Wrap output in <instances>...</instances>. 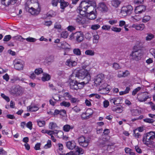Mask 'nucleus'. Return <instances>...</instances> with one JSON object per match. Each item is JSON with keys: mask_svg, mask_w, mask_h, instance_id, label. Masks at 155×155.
<instances>
[{"mask_svg": "<svg viewBox=\"0 0 155 155\" xmlns=\"http://www.w3.org/2000/svg\"><path fill=\"white\" fill-rule=\"evenodd\" d=\"M137 98L139 101L143 102L146 101L147 99L149 98V97L146 94L141 93L138 95Z\"/></svg>", "mask_w": 155, "mask_h": 155, "instance_id": "obj_15", "label": "nucleus"}, {"mask_svg": "<svg viewBox=\"0 0 155 155\" xmlns=\"http://www.w3.org/2000/svg\"><path fill=\"white\" fill-rule=\"evenodd\" d=\"M73 110L76 112L78 113L80 112L81 110L80 108L77 107V106H76L74 107L73 108Z\"/></svg>", "mask_w": 155, "mask_h": 155, "instance_id": "obj_59", "label": "nucleus"}, {"mask_svg": "<svg viewBox=\"0 0 155 155\" xmlns=\"http://www.w3.org/2000/svg\"><path fill=\"white\" fill-rule=\"evenodd\" d=\"M43 70L42 68H39L36 69L35 71V73L37 75H39L43 72Z\"/></svg>", "mask_w": 155, "mask_h": 155, "instance_id": "obj_43", "label": "nucleus"}, {"mask_svg": "<svg viewBox=\"0 0 155 155\" xmlns=\"http://www.w3.org/2000/svg\"><path fill=\"white\" fill-rule=\"evenodd\" d=\"M75 153L76 155H79L83 154L84 153V150L81 147L76 146L75 148Z\"/></svg>", "mask_w": 155, "mask_h": 155, "instance_id": "obj_24", "label": "nucleus"}, {"mask_svg": "<svg viewBox=\"0 0 155 155\" xmlns=\"http://www.w3.org/2000/svg\"><path fill=\"white\" fill-rule=\"evenodd\" d=\"M31 3V1H28L25 4L26 8L32 15H35L38 14L39 12L38 11L30 6V4Z\"/></svg>", "mask_w": 155, "mask_h": 155, "instance_id": "obj_8", "label": "nucleus"}, {"mask_svg": "<svg viewBox=\"0 0 155 155\" xmlns=\"http://www.w3.org/2000/svg\"><path fill=\"white\" fill-rule=\"evenodd\" d=\"M66 146L68 149L72 150L76 146L74 141H68L67 143Z\"/></svg>", "mask_w": 155, "mask_h": 155, "instance_id": "obj_21", "label": "nucleus"}, {"mask_svg": "<svg viewBox=\"0 0 155 155\" xmlns=\"http://www.w3.org/2000/svg\"><path fill=\"white\" fill-rule=\"evenodd\" d=\"M84 35L82 32L78 31L74 34V38L78 43H80L84 40Z\"/></svg>", "mask_w": 155, "mask_h": 155, "instance_id": "obj_10", "label": "nucleus"}, {"mask_svg": "<svg viewBox=\"0 0 155 155\" xmlns=\"http://www.w3.org/2000/svg\"><path fill=\"white\" fill-rule=\"evenodd\" d=\"M100 25L98 24L93 25H91V28L92 30H97L100 28Z\"/></svg>", "mask_w": 155, "mask_h": 155, "instance_id": "obj_46", "label": "nucleus"}, {"mask_svg": "<svg viewBox=\"0 0 155 155\" xmlns=\"http://www.w3.org/2000/svg\"><path fill=\"white\" fill-rule=\"evenodd\" d=\"M25 39L27 41L30 42H35L36 40V39L30 37H29Z\"/></svg>", "mask_w": 155, "mask_h": 155, "instance_id": "obj_51", "label": "nucleus"}, {"mask_svg": "<svg viewBox=\"0 0 155 155\" xmlns=\"http://www.w3.org/2000/svg\"><path fill=\"white\" fill-rule=\"evenodd\" d=\"M112 110L114 111H116V112L118 113H121L122 111V110L120 109L119 107H113L112 108Z\"/></svg>", "mask_w": 155, "mask_h": 155, "instance_id": "obj_44", "label": "nucleus"}, {"mask_svg": "<svg viewBox=\"0 0 155 155\" xmlns=\"http://www.w3.org/2000/svg\"><path fill=\"white\" fill-rule=\"evenodd\" d=\"M132 27L135 28L137 30H143L145 28L144 25L143 24H134Z\"/></svg>", "mask_w": 155, "mask_h": 155, "instance_id": "obj_20", "label": "nucleus"}, {"mask_svg": "<svg viewBox=\"0 0 155 155\" xmlns=\"http://www.w3.org/2000/svg\"><path fill=\"white\" fill-rule=\"evenodd\" d=\"M74 53L77 55H80L81 54V51L79 48H75L73 51Z\"/></svg>", "mask_w": 155, "mask_h": 155, "instance_id": "obj_41", "label": "nucleus"}, {"mask_svg": "<svg viewBox=\"0 0 155 155\" xmlns=\"http://www.w3.org/2000/svg\"><path fill=\"white\" fill-rule=\"evenodd\" d=\"M111 29L112 31L117 32H119L121 31V28H118L116 27H113Z\"/></svg>", "mask_w": 155, "mask_h": 155, "instance_id": "obj_47", "label": "nucleus"}, {"mask_svg": "<svg viewBox=\"0 0 155 155\" xmlns=\"http://www.w3.org/2000/svg\"><path fill=\"white\" fill-rule=\"evenodd\" d=\"M96 5L95 2L94 1H83L78 8L77 12L81 15H84L86 14L87 12H89L91 8H94Z\"/></svg>", "mask_w": 155, "mask_h": 155, "instance_id": "obj_1", "label": "nucleus"}, {"mask_svg": "<svg viewBox=\"0 0 155 155\" xmlns=\"http://www.w3.org/2000/svg\"><path fill=\"white\" fill-rule=\"evenodd\" d=\"M58 2H59L58 0H52L51 1V4L53 6H56L57 5Z\"/></svg>", "mask_w": 155, "mask_h": 155, "instance_id": "obj_60", "label": "nucleus"}, {"mask_svg": "<svg viewBox=\"0 0 155 155\" xmlns=\"http://www.w3.org/2000/svg\"><path fill=\"white\" fill-rule=\"evenodd\" d=\"M69 100H70L71 102L73 103H78L79 101L78 99L73 97H72L71 99H69Z\"/></svg>", "mask_w": 155, "mask_h": 155, "instance_id": "obj_45", "label": "nucleus"}, {"mask_svg": "<svg viewBox=\"0 0 155 155\" xmlns=\"http://www.w3.org/2000/svg\"><path fill=\"white\" fill-rule=\"evenodd\" d=\"M92 110L91 109H87L85 113H83L81 115L82 119L86 120L91 117L92 114Z\"/></svg>", "mask_w": 155, "mask_h": 155, "instance_id": "obj_14", "label": "nucleus"}, {"mask_svg": "<svg viewBox=\"0 0 155 155\" xmlns=\"http://www.w3.org/2000/svg\"><path fill=\"white\" fill-rule=\"evenodd\" d=\"M49 127L50 129L52 130L57 127L58 126L55 123L51 122L49 123Z\"/></svg>", "mask_w": 155, "mask_h": 155, "instance_id": "obj_34", "label": "nucleus"}, {"mask_svg": "<svg viewBox=\"0 0 155 155\" xmlns=\"http://www.w3.org/2000/svg\"><path fill=\"white\" fill-rule=\"evenodd\" d=\"M61 36L64 38H66L68 36V32L66 31H63L61 34Z\"/></svg>", "mask_w": 155, "mask_h": 155, "instance_id": "obj_52", "label": "nucleus"}, {"mask_svg": "<svg viewBox=\"0 0 155 155\" xmlns=\"http://www.w3.org/2000/svg\"><path fill=\"white\" fill-rule=\"evenodd\" d=\"M143 141L145 145L151 148L155 147V131H150L144 134Z\"/></svg>", "mask_w": 155, "mask_h": 155, "instance_id": "obj_3", "label": "nucleus"}, {"mask_svg": "<svg viewBox=\"0 0 155 155\" xmlns=\"http://www.w3.org/2000/svg\"><path fill=\"white\" fill-rule=\"evenodd\" d=\"M26 126L30 130H31L32 128V124L31 121L28 122L26 124Z\"/></svg>", "mask_w": 155, "mask_h": 155, "instance_id": "obj_48", "label": "nucleus"}, {"mask_svg": "<svg viewBox=\"0 0 155 155\" xmlns=\"http://www.w3.org/2000/svg\"><path fill=\"white\" fill-rule=\"evenodd\" d=\"M50 79V76L48 74H44L43 76L41 78V80L43 81H45L49 80Z\"/></svg>", "mask_w": 155, "mask_h": 155, "instance_id": "obj_32", "label": "nucleus"}, {"mask_svg": "<svg viewBox=\"0 0 155 155\" xmlns=\"http://www.w3.org/2000/svg\"><path fill=\"white\" fill-rule=\"evenodd\" d=\"M28 109L29 111L32 112L36 111L39 109L38 107L35 106H29L28 107Z\"/></svg>", "mask_w": 155, "mask_h": 155, "instance_id": "obj_30", "label": "nucleus"}, {"mask_svg": "<svg viewBox=\"0 0 155 155\" xmlns=\"http://www.w3.org/2000/svg\"><path fill=\"white\" fill-rule=\"evenodd\" d=\"M120 99L118 97H115L110 98V101L111 103H113L114 105H117L120 103Z\"/></svg>", "mask_w": 155, "mask_h": 155, "instance_id": "obj_23", "label": "nucleus"}, {"mask_svg": "<svg viewBox=\"0 0 155 155\" xmlns=\"http://www.w3.org/2000/svg\"><path fill=\"white\" fill-rule=\"evenodd\" d=\"M1 97L5 99L6 101L7 102H9L10 101V99L9 97L5 95V94H1Z\"/></svg>", "mask_w": 155, "mask_h": 155, "instance_id": "obj_49", "label": "nucleus"}, {"mask_svg": "<svg viewBox=\"0 0 155 155\" xmlns=\"http://www.w3.org/2000/svg\"><path fill=\"white\" fill-rule=\"evenodd\" d=\"M78 142L79 145L83 147H86L88 145L90 141L89 139L85 137L81 136L78 138Z\"/></svg>", "mask_w": 155, "mask_h": 155, "instance_id": "obj_7", "label": "nucleus"}, {"mask_svg": "<svg viewBox=\"0 0 155 155\" xmlns=\"http://www.w3.org/2000/svg\"><path fill=\"white\" fill-rule=\"evenodd\" d=\"M109 105V101L107 100H105L103 102V106L104 107L107 108Z\"/></svg>", "mask_w": 155, "mask_h": 155, "instance_id": "obj_58", "label": "nucleus"}, {"mask_svg": "<svg viewBox=\"0 0 155 155\" xmlns=\"http://www.w3.org/2000/svg\"><path fill=\"white\" fill-rule=\"evenodd\" d=\"M104 78V76L102 74L97 75L94 79V83L96 86L100 85V84L103 82Z\"/></svg>", "mask_w": 155, "mask_h": 155, "instance_id": "obj_11", "label": "nucleus"}, {"mask_svg": "<svg viewBox=\"0 0 155 155\" xmlns=\"http://www.w3.org/2000/svg\"><path fill=\"white\" fill-rule=\"evenodd\" d=\"M99 36L97 35H95L93 36V42L94 43L97 44L98 42Z\"/></svg>", "mask_w": 155, "mask_h": 155, "instance_id": "obj_37", "label": "nucleus"}, {"mask_svg": "<svg viewBox=\"0 0 155 155\" xmlns=\"http://www.w3.org/2000/svg\"><path fill=\"white\" fill-rule=\"evenodd\" d=\"M77 80H70L69 84L71 89L74 90H77L79 89L82 88L84 87V84L81 83V82H78Z\"/></svg>", "mask_w": 155, "mask_h": 155, "instance_id": "obj_5", "label": "nucleus"}, {"mask_svg": "<svg viewBox=\"0 0 155 155\" xmlns=\"http://www.w3.org/2000/svg\"><path fill=\"white\" fill-rule=\"evenodd\" d=\"M82 15H78L75 18V20L78 24L81 25L85 24L86 23V21L85 18L83 17Z\"/></svg>", "mask_w": 155, "mask_h": 155, "instance_id": "obj_16", "label": "nucleus"}, {"mask_svg": "<svg viewBox=\"0 0 155 155\" xmlns=\"http://www.w3.org/2000/svg\"><path fill=\"white\" fill-rule=\"evenodd\" d=\"M51 146V141L50 140H48L47 142V143L45 145L44 147L45 149H47L50 148Z\"/></svg>", "mask_w": 155, "mask_h": 155, "instance_id": "obj_42", "label": "nucleus"}, {"mask_svg": "<svg viewBox=\"0 0 155 155\" xmlns=\"http://www.w3.org/2000/svg\"><path fill=\"white\" fill-rule=\"evenodd\" d=\"M113 68L116 70L119 69L120 68V66L117 63H114L113 64Z\"/></svg>", "mask_w": 155, "mask_h": 155, "instance_id": "obj_55", "label": "nucleus"}, {"mask_svg": "<svg viewBox=\"0 0 155 155\" xmlns=\"http://www.w3.org/2000/svg\"><path fill=\"white\" fill-rule=\"evenodd\" d=\"M134 136L136 138H140L141 137V135L137 130H134Z\"/></svg>", "mask_w": 155, "mask_h": 155, "instance_id": "obj_39", "label": "nucleus"}, {"mask_svg": "<svg viewBox=\"0 0 155 155\" xmlns=\"http://www.w3.org/2000/svg\"><path fill=\"white\" fill-rule=\"evenodd\" d=\"M141 89V88L140 87H138L137 88L134 89L132 92V94L133 95H135L137 92L140 91Z\"/></svg>", "mask_w": 155, "mask_h": 155, "instance_id": "obj_53", "label": "nucleus"}, {"mask_svg": "<svg viewBox=\"0 0 155 155\" xmlns=\"http://www.w3.org/2000/svg\"><path fill=\"white\" fill-rule=\"evenodd\" d=\"M71 103L68 101H63L60 104L61 106H64L65 107H69L71 106Z\"/></svg>", "mask_w": 155, "mask_h": 155, "instance_id": "obj_31", "label": "nucleus"}, {"mask_svg": "<svg viewBox=\"0 0 155 155\" xmlns=\"http://www.w3.org/2000/svg\"><path fill=\"white\" fill-rule=\"evenodd\" d=\"M143 121L145 122L148 123H152L154 121L153 119L149 118H147L144 119H143Z\"/></svg>", "mask_w": 155, "mask_h": 155, "instance_id": "obj_54", "label": "nucleus"}, {"mask_svg": "<svg viewBox=\"0 0 155 155\" xmlns=\"http://www.w3.org/2000/svg\"><path fill=\"white\" fill-rule=\"evenodd\" d=\"M17 0H2V4L5 6H8L10 4H14L16 2Z\"/></svg>", "mask_w": 155, "mask_h": 155, "instance_id": "obj_19", "label": "nucleus"}, {"mask_svg": "<svg viewBox=\"0 0 155 155\" xmlns=\"http://www.w3.org/2000/svg\"><path fill=\"white\" fill-rule=\"evenodd\" d=\"M24 62L21 60L19 59H16L13 62L15 68L18 70H22L23 68Z\"/></svg>", "mask_w": 155, "mask_h": 155, "instance_id": "obj_9", "label": "nucleus"}, {"mask_svg": "<svg viewBox=\"0 0 155 155\" xmlns=\"http://www.w3.org/2000/svg\"><path fill=\"white\" fill-rule=\"evenodd\" d=\"M135 148L136 151L137 153H142V150L139 146H135Z\"/></svg>", "mask_w": 155, "mask_h": 155, "instance_id": "obj_61", "label": "nucleus"}, {"mask_svg": "<svg viewBox=\"0 0 155 155\" xmlns=\"http://www.w3.org/2000/svg\"><path fill=\"white\" fill-rule=\"evenodd\" d=\"M133 9V7L130 5L124 6L121 9L120 13L123 16L129 15L132 13Z\"/></svg>", "mask_w": 155, "mask_h": 155, "instance_id": "obj_6", "label": "nucleus"}, {"mask_svg": "<svg viewBox=\"0 0 155 155\" xmlns=\"http://www.w3.org/2000/svg\"><path fill=\"white\" fill-rule=\"evenodd\" d=\"M103 86L100 87V89L101 91V94H106L108 93L110 91V88L108 87L109 86L106 84H104Z\"/></svg>", "mask_w": 155, "mask_h": 155, "instance_id": "obj_17", "label": "nucleus"}, {"mask_svg": "<svg viewBox=\"0 0 155 155\" xmlns=\"http://www.w3.org/2000/svg\"><path fill=\"white\" fill-rule=\"evenodd\" d=\"M77 63L74 61H73L71 60L68 59L66 62V64L70 67H72L76 66Z\"/></svg>", "mask_w": 155, "mask_h": 155, "instance_id": "obj_22", "label": "nucleus"}, {"mask_svg": "<svg viewBox=\"0 0 155 155\" xmlns=\"http://www.w3.org/2000/svg\"><path fill=\"white\" fill-rule=\"evenodd\" d=\"M86 14L87 18L89 19L93 20L97 17L96 14L93 11L91 12L90 10L87 12Z\"/></svg>", "mask_w": 155, "mask_h": 155, "instance_id": "obj_18", "label": "nucleus"}, {"mask_svg": "<svg viewBox=\"0 0 155 155\" xmlns=\"http://www.w3.org/2000/svg\"><path fill=\"white\" fill-rule=\"evenodd\" d=\"M58 1L60 3L61 8L62 9H64L69 5L68 2H64V0H58Z\"/></svg>", "mask_w": 155, "mask_h": 155, "instance_id": "obj_25", "label": "nucleus"}, {"mask_svg": "<svg viewBox=\"0 0 155 155\" xmlns=\"http://www.w3.org/2000/svg\"><path fill=\"white\" fill-rule=\"evenodd\" d=\"M150 19V17L148 15L144 16L142 19V22L146 23Z\"/></svg>", "mask_w": 155, "mask_h": 155, "instance_id": "obj_40", "label": "nucleus"}, {"mask_svg": "<svg viewBox=\"0 0 155 155\" xmlns=\"http://www.w3.org/2000/svg\"><path fill=\"white\" fill-rule=\"evenodd\" d=\"M85 54L87 55L93 56L94 55L95 52L93 50H87L85 51Z\"/></svg>", "mask_w": 155, "mask_h": 155, "instance_id": "obj_29", "label": "nucleus"}, {"mask_svg": "<svg viewBox=\"0 0 155 155\" xmlns=\"http://www.w3.org/2000/svg\"><path fill=\"white\" fill-rule=\"evenodd\" d=\"M59 114L63 116H64L66 114V111L64 110H60Z\"/></svg>", "mask_w": 155, "mask_h": 155, "instance_id": "obj_62", "label": "nucleus"}, {"mask_svg": "<svg viewBox=\"0 0 155 155\" xmlns=\"http://www.w3.org/2000/svg\"><path fill=\"white\" fill-rule=\"evenodd\" d=\"M54 28L58 29L61 30V25L59 23L56 22L54 24Z\"/></svg>", "mask_w": 155, "mask_h": 155, "instance_id": "obj_50", "label": "nucleus"}, {"mask_svg": "<svg viewBox=\"0 0 155 155\" xmlns=\"http://www.w3.org/2000/svg\"><path fill=\"white\" fill-rule=\"evenodd\" d=\"M11 38V36L10 35H6L4 37V38L3 39V41H7L10 40V39Z\"/></svg>", "mask_w": 155, "mask_h": 155, "instance_id": "obj_56", "label": "nucleus"}, {"mask_svg": "<svg viewBox=\"0 0 155 155\" xmlns=\"http://www.w3.org/2000/svg\"><path fill=\"white\" fill-rule=\"evenodd\" d=\"M97 9L102 12H107L108 10V7L106 4L104 2L99 3Z\"/></svg>", "mask_w": 155, "mask_h": 155, "instance_id": "obj_12", "label": "nucleus"}, {"mask_svg": "<svg viewBox=\"0 0 155 155\" xmlns=\"http://www.w3.org/2000/svg\"><path fill=\"white\" fill-rule=\"evenodd\" d=\"M52 97L54 100L56 101L59 100L60 99V97L59 96V95L58 94L55 95L53 97Z\"/></svg>", "mask_w": 155, "mask_h": 155, "instance_id": "obj_63", "label": "nucleus"}, {"mask_svg": "<svg viewBox=\"0 0 155 155\" xmlns=\"http://www.w3.org/2000/svg\"><path fill=\"white\" fill-rule=\"evenodd\" d=\"M120 4V2L119 0H112L111 1L112 6L115 8L118 7Z\"/></svg>", "mask_w": 155, "mask_h": 155, "instance_id": "obj_27", "label": "nucleus"}, {"mask_svg": "<svg viewBox=\"0 0 155 155\" xmlns=\"http://www.w3.org/2000/svg\"><path fill=\"white\" fill-rule=\"evenodd\" d=\"M110 28L111 26L108 25H103L102 27L103 29L106 30H108L110 29Z\"/></svg>", "mask_w": 155, "mask_h": 155, "instance_id": "obj_57", "label": "nucleus"}, {"mask_svg": "<svg viewBox=\"0 0 155 155\" xmlns=\"http://www.w3.org/2000/svg\"><path fill=\"white\" fill-rule=\"evenodd\" d=\"M53 132H52V135L53 134H57V136L59 137L58 135V134H60L61 135V136L63 135V133L62 132L60 131L59 130H52Z\"/></svg>", "mask_w": 155, "mask_h": 155, "instance_id": "obj_35", "label": "nucleus"}, {"mask_svg": "<svg viewBox=\"0 0 155 155\" xmlns=\"http://www.w3.org/2000/svg\"><path fill=\"white\" fill-rule=\"evenodd\" d=\"M72 76L78 79L83 80L81 83L84 84H87L91 80V76L87 69H81L78 71H74L72 73Z\"/></svg>", "mask_w": 155, "mask_h": 155, "instance_id": "obj_2", "label": "nucleus"}, {"mask_svg": "<svg viewBox=\"0 0 155 155\" xmlns=\"http://www.w3.org/2000/svg\"><path fill=\"white\" fill-rule=\"evenodd\" d=\"M132 115L133 116H138L139 114V110L137 109H133L131 110Z\"/></svg>", "mask_w": 155, "mask_h": 155, "instance_id": "obj_38", "label": "nucleus"}, {"mask_svg": "<svg viewBox=\"0 0 155 155\" xmlns=\"http://www.w3.org/2000/svg\"><path fill=\"white\" fill-rule=\"evenodd\" d=\"M37 122L39 127H43L45 125V122L44 120H38Z\"/></svg>", "mask_w": 155, "mask_h": 155, "instance_id": "obj_36", "label": "nucleus"}, {"mask_svg": "<svg viewBox=\"0 0 155 155\" xmlns=\"http://www.w3.org/2000/svg\"><path fill=\"white\" fill-rule=\"evenodd\" d=\"M74 127L73 126H70L68 124L64 125L63 127V129L65 132H68L70 130L73 129Z\"/></svg>", "mask_w": 155, "mask_h": 155, "instance_id": "obj_26", "label": "nucleus"}, {"mask_svg": "<svg viewBox=\"0 0 155 155\" xmlns=\"http://www.w3.org/2000/svg\"><path fill=\"white\" fill-rule=\"evenodd\" d=\"M146 8V6L144 5H139L135 8V12L136 14H141L145 11Z\"/></svg>", "mask_w": 155, "mask_h": 155, "instance_id": "obj_13", "label": "nucleus"}, {"mask_svg": "<svg viewBox=\"0 0 155 155\" xmlns=\"http://www.w3.org/2000/svg\"><path fill=\"white\" fill-rule=\"evenodd\" d=\"M150 52L152 55L155 58V49L152 48L150 50Z\"/></svg>", "mask_w": 155, "mask_h": 155, "instance_id": "obj_64", "label": "nucleus"}, {"mask_svg": "<svg viewBox=\"0 0 155 155\" xmlns=\"http://www.w3.org/2000/svg\"><path fill=\"white\" fill-rule=\"evenodd\" d=\"M125 153L130 155H135V153L133 150L128 147H126L124 149Z\"/></svg>", "mask_w": 155, "mask_h": 155, "instance_id": "obj_28", "label": "nucleus"}, {"mask_svg": "<svg viewBox=\"0 0 155 155\" xmlns=\"http://www.w3.org/2000/svg\"><path fill=\"white\" fill-rule=\"evenodd\" d=\"M139 47L137 46H135L133 47V50L130 56L132 57L133 60L138 61L140 60L143 56V53L139 51Z\"/></svg>", "mask_w": 155, "mask_h": 155, "instance_id": "obj_4", "label": "nucleus"}, {"mask_svg": "<svg viewBox=\"0 0 155 155\" xmlns=\"http://www.w3.org/2000/svg\"><path fill=\"white\" fill-rule=\"evenodd\" d=\"M146 38V40L147 41H150L154 37V35L151 33H148L147 34Z\"/></svg>", "mask_w": 155, "mask_h": 155, "instance_id": "obj_33", "label": "nucleus"}]
</instances>
